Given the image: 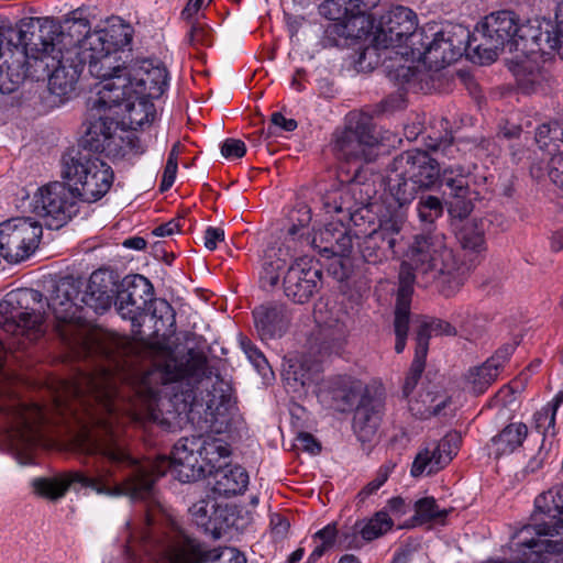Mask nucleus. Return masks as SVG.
I'll return each mask as SVG.
<instances>
[{"instance_id":"f257e3e1","label":"nucleus","mask_w":563,"mask_h":563,"mask_svg":"<svg viewBox=\"0 0 563 563\" xmlns=\"http://www.w3.org/2000/svg\"><path fill=\"white\" fill-rule=\"evenodd\" d=\"M96 349L107 365L59 382L48 406L26 405L7 389L2 371L5 347L0 338V427L11 448L29 460L49 424L74 418L82 428H97L85 435L81 450L111 465L97 467L92 476L74 472L35 478L36 494L56 500L73 484H79L107 496L146 499L153 495L155 481L168 470L183 483L195 482L229 457L225 441L200 434L178 440L172 457L141 461L130 454L119 427H114L120 412L135 421L161 424L168 422V416L186 415L201 431L223 432L230 422L231 387L213 373L202 353L189 350L177 357L167 352L153 368L141 372L128 360L135 351L129 338L102 333L96 339Z\"/></svg>"},{"instance_id":"f03ea898","label":"nucleus","mask_w":563,"mask_h":563,"mask_svg":"<svg viewBox=\"0 0 563 563\" xmlns=\"http://www.w3.org/2000/svg\"><path fill=\"white\" fill-rule=\"evenodd\" d=\"M467 269L449 247L443 233L427 231L415 236L399 269L394 320L396 353H401L406 346L416 274L439 278L441 292L450 297L464 284Z\"/></svg>"},{"instance_id":"7ed1b4c3","label":"nucleus","mask_w":563,"mask_h":563,"mask_svg":"<svg viewBox=\"0 0 563 563\" xmlns=\"http://www.w3.org/2000/svg\"><path fill=\"white\" fill-rule=\"evenodd\" d=\"M533 525L517 534L518 563H548L563 553V485L541 493L534 500Z\"/></svg>"},{"instance_id":"20e7f679","label":"nucleus","mask_w":563,"mask_h":563,"mask_svg":"<svg viewBox=\"0 0 563 563\" xmlns=\"http://www.w3.org/2000/svg\"><path fill=\"white\" fill-rule=\"evenodd\" d=\"M131 40L129 26H122L119 34L114 27H111L87 34L81 44L77 46L82 67L88 64L89 73L103 80L98 97L92 100V110L114 103L102 102V91L115 77L125 76L129 65L118 63L117 51L130 44Z\"/></svg>"},{"instance_id":"39448f33","label":"nucleus","mask_w":563,"mask_h":563,"mask_svg":"<svg viewBox=\"0 0 563 563\" xmlns=\"http://www.w3.org/2000/svg\"><path fill=\"white\" fill-rule=\"evenodd\" d=\"M62 176L76 199L88 203L103 197L113 181L111 167L86 150L71 148L63 155Z\"/></svg>"},{"instance_id":"423d86ee","label":"nucleus","mask_w":563,"mask_h":563,"mask_svg":"<svg viewBox=\"0 0 563 563\" xmlns=\"http://www.w3.org/2000/svg\"><path fill=\"white\" fill-rule=\"evenodd\" d=\"M42 294L22 288L10 291L0 301V328L18 339L32 342L45 333Z\"/></svg>"},{"instance_id":"0eeeda50","label":"nucleus","mask_w":563,"mask_h":563,"mask_svg":"<svg viewBox=\"0 0 563 563\" xmlns=\"http://www.w3.org/2000/svg\"><path fill=\"white\" fill-rule=\"evenodd\" d=\"M379 0H325L319 13L330 22L324 29L325 45L338 46L341 38H362L373 27L366 12Z\"/></svg>"},{"instance_id":"6e6552de","label":"nucleus","mask_w":563,"mask_h":563,"mask_svg":"<svg viewBox=\"0 0 563 563\" xmlns=\"http://www.w3.org/2000/svg\"><path fill=\"white\" fill-rule=\"evenodd\" d=\"M141 552L157 563H190L184 550L157 544L145 532H142L140 540L130 537L124 547V556L131 563L139 561ZM198 563H246V558L235 548L224 547L200 551Z\"/></svg>"},{"instance_id":"1a4fd4ad","label":"nucleus","mask_w":563,"mask_h":563,"mask_svg":"<svg viewBox=\"0 0 563 563\" xmlns=\"http://www.w3.org/2000/svg\"><path fill=\"white\" fill-rule=\"evenodd\" d=\"M167 70L158 62L141 59L129 64L125 76L115 77L102 91V102H119L128 89L141 96L159 98L167 87Z\"/></svg>"},{"instance_id":"9d476101","label":"nucleus","mask_w":563,"mask_h":563,"mask_svg":"<svg viewBox=\"0 0 563 563\" xmlns=\"http://www.w3.org/2000/svg\"><path fill=\"white\" fill-rule=\"evenodd\" d=\"M517 16L511 11H498L487 15L471 34L470 41L473 56L481 63L489 64L497 57L499 51L516 47Z\"/></svg>"},{"instance_id":"9b49d317","label":"nucleus","mask_w":563,"mask_h":563,"mask_svg":"<svg viewBox=\"0 0 563 563\" xmlns=\"http://www.w3.org/2000/svg\"><path fill=\"white\" fill-rule=\"evenodd\" d=\"M378 142L379 135L372 117L351 113L345 129L334 134L333 152L339 159L347 163L371 162Z\"/></svg>"},{"instance_id":"f8f14e48","label":"nucleus","mask_w":563,"mask_h":563,"mask_svg":"<svg viewBox=\"0 0 563 563\" xmlns=\"http://www.w3.org/2000/svg\"><path fill=\"white\" fill-rule=\"evenodd\" d=\"M55 34V25H38L33 20H21L16 24L4 23L0 26V42L7 43L8 56L23 51L26 62L29 58H41L42 53L54 52Z\"/></svg>"},{"instance_id":"ddd939ff","label":"nucleus","mask_w":563,"mask_h":563,"mask_svg":"<svg viewBox=\"0 0 563 563\" xmlns=\"http://www.w3.org/2000/svg\"><path fill=\"white\" fill-rule=\"evenodd\" d=\"M407 217L402 211L388 212L380 218L377 228L360 236L362 231H355L358 241V251L363 261L377 265L396 254L395 246L402 241V229Z\"/></svg>"},{"instance_id":"4468645a","label":"nucleus","mask_w":563,"mask_h":563,"mask_svg":"<svg viewBox=\"0 0 563 563\" xmlns=\"http://www.w3.org/2000/svg\"><path fill=\"white\" fill-rule=\"evenodd\" d=\"M43 224L31 217H15L0 223V255L10 263L30 257L38 247Z\"/></svg>"},{"instance_id":"2eb2a0df","label":"nucleus","mask_w":563,"mask_h":563,"mask_svg":"<svg viewBox=\"0 0 563 563\" xmlns=\"http://www.w3.org/2000/svg\"><path fill=\"white\" fill-rule=\"evenodd\" d=\"M77 202L67 183L54 181L34 194L31 207L36 216L45 220L43 225L58 230L78 212Z\"/></svg>"},{"instance_id":"dca6fc26","label":"nucleus","mask_w":563,"mask_h":563,"mask_svg":"<svg viewBox=\"0 0 563 563\" xmlns=\"http://www.w3.org/2000/svg\"><path fill=\"white\" fill-rule=\"evenodd\" d=\"M368 190H364L363 185L352 180L328 191L322 197V205L327 213L336 214L339 223H353L360 227L371 217Z\"/></svg>"},{"instance_id":"f3484780","label":"nucleus","mask_w":563,"mask_h":563,"mask_svg":"<svg viewBox=\"0 0 563 563\" xmlns=\"http://www.w3.org/2000/svg\"><path fill=\"white\" fill-rule=\"evenodd\" d=\"M62 36L59 33L55 34V51L42 53L40 59L45 60L46 68H52L48 77L49 91L58 97H66L75 90L82 65L77 46L66 49L59 46Z\"/></svg>"},{"instance_id":"a211bd4d","label":"nucleus","mask_w":563,"mask_h":563,"mask_svg":"<svg viewBox=\"0 0 563 563\" xmlns=\"http://www.w3.org/2000/svg\"><path fill=\"white\" fill-rule=\"evenodd\" d=\"M473 166L460 164L450 165L442 169L441 183L449 189L446 207L448 212L455 219H466L474 209L477 192L470 187V177Z\"/></svg>"},{"instance_id":"6ab92c4d","label":"nucleus","mask_w":563,"mask_h":563,"mask_svg":"<svg viewBox=\"0 0 563 563\" xmlns=\"http://www.w3.org/2000/svg\"><path fill=\"white\" fill-rule=\"evenodd\" d=\"M153 297L154 288L147 278L139 274L128 275L118 284L117 310L123 319L134 323Z\"/></svg>"},{"instance_id":"aec40b11","label":"nucleus","mask_w":563,"mask_h":563,"mask_svg":"<svg viewBox=\"0 0 563 563\" xmlns=\"http://www.w3.org/2000/svg\"><path fill=\"white\" fill-rule=\"evenodd\" d=\"M417 14L409 8L397 5L379 19L373 43L376 48L399 47L406 35L417 26Z\"/></svg>"},{"instance_id":"412c9836","label":"nucleus","mask_w":563,"mask_h":563,"mask_svg":"<svg viewBox=\"0 0 563 563\" xmlns=\"http://www.w3.org/2000/svg\"><path fill=\"white\" fill-rule=\"evenodd\" d=\"M322 273L303 256L291 263L284 277V292L296 303L307 302L319 290Z\"/></svg>"},{"instance_id":"4be33fe9","label":"nucleus","mask_w":563,"mask_h":563,"mask_svg":"<svg viewBox=\"0 0 563 563\" xmlns=\"http://www.w3.org/2000/svg\"><path fill=\"white\" fill-rule=\"evenodd\" d=\"M471 40L468 30L462 26H456L453 31L434 33L427 48L428 64L440 68L455 62L466 51L473 53L470 46Z\"/></svg>"},{"instance_id":"5701e85b","label":"nucleus","mask_w":563,"mask_h":563,"mask_svg":"<svg viewBox=\"0 0 563 563\" xmlns=\"http://www.w3.org/2000/svg\"><path fill=\"white\" fill-rule=\"evenodd\" d=\"M460 443V434L453 432L444 435L439 442L423 448L416 455L410 474L419 477L438 473L456 454Z\"/></svg>"},{"instance_id":"b1692460","label":"nucleus","mask_w":563,"mask_h":563,"mask_svg":"<svg viewBox=\"0 0 563 563\" xmlns=\"http://www.w3.org/2000/svg\"><path fill=\"white\" fill-rule=\"evenodd\" d=\"M393 166L406 173L420 188L431 187L442 175L439 163L421 150L401 153L393 161Z\"/></svg>"},{"instance_id":"393cba45","label":"nucleus","mask_w":563,"mask_h":563,"mask_svg":"<svg viewBox=\"0 0 563 563\" xmlns=\"http://www.w3.org/2000/svg\"><path fill=\"white\" fill-rule=\"evenodd\" d=\"M255 329L263 341L282 338L291 323V310L280 302H267L253 310Z\"/></svg>"},{"instance_id":"a878e982","label":"nucleus","mask_w":563,"mask_h":563,"mask_svg":"<svg viewBox=\"0 0 563 563\" xmlns=\"http://www.w3.org/2000/svg\"><path fill=\"white\" fill-rule=\"evenodd\" d=\"M151 99L150 96H141L128 89L126 96H123L118 103L104 104V109L113 110L115 115L122 117L131 129L136 130L151 123L155 118L156 111Z\"/></svg>"},{"instance_id":"bb28decb","label":"nucleus","mask_w":563,"mask_h":563,"mask_svg":"<svg viewBox=\"0 0 563 563\" xmlns=\"http://www.w3.org/2000/svg\"><path fill=\"white\" fill-rule=\"evenodd\" d=\"M78 296V283L73 277H63L52 286L51 295L47 298V307L58 321L69 322L77 316L78 305L76 299Z\"/></svg>"},{"instance_id":"cd10ccee","label":"nucleus","mask_w":563,"mask_h":563,"mask_svg":"<svg viewBox=\"0 0 563 563\" xmlns=\"http://www.w3.org/2000/svg\"><path fill=\"white\" fill-rule=\"evenodd\" d=\"M118 282L107 271H96L91 274L81 301L96 312L107 311L114 297L117 298Z\"/></svg>"},{"instance_id":"c85d7f7f","label":"nucleus","mask_w":563,"mask_h":563,"mask_svg":"<svg viewBox=\"0 0 563 563\" xmlns=\"http://www.w3.org/2000/svg\"><path fill=\"white\" fill-rule=\"evenodd\" d=\"M89 111L92 120L87 126L78 150H86L92 154L102 153L113 131L119 129V122L113 118L102 114V112L109 111L108 109L92 110V102L90 103Z\"/></svg>"},{"instance_id":"c756f323","label":"nucleus","mask_w":563,"mask_h":563,"mask_svg":"<svg viewBox=\"0 0 563 563\" xmlns=\"http://www.w3.org/2000/svg\"><path fill=\"white\" fill-rule=\"evenodd\" d=\"M394 526V521L388 516L387 511H377L367 521H357L349 530L344 531L340 536V541L346 548H360L362 545L357 538L361 534L364 541H372L379 538L389 531Z\"/></svg>"},{"instance_id":"7c9ffc66","label":"nucleus","mask_w":563,"mask_h":563,"mask_svg":"<svg viewBox=\"0 0 563 563\" xmlns=\"http://www.w3.org/2000/svg\"><path fill=\"white\" fill-rule=\"evenodd\" d=\"M209 485L214 494L230 497L243 493L249 484V474L239 465H219L214 471L209 470Z\"/></svg>"},{"instance_id":"2f4dec72","label":"nucleus","mask_w":563,"mask_h":563,"mask_svg":"<svg viewBox=\"0 0 563 563\" xmlns=\"http://www.w3.org/2000/svg\"><path fill=\"white\" fill-rule=\"evenodd\" d=\"M383 406L378 400L363 398L353 417V429L363 443H372L377 438Z\"/></svg>"},{"instance_id":"473e14b6","label":"nucleus","mask_w":563,"mask_h":563,"mask_svg":"<svg viewBox=\"0 0 563 563\" xmlns=\"http://www.w3.org/2000/svg\"><path fill=\"white\" fill-rule=\"evenodd\" d=\"M552 33L551 22H540L538 19L528 20L516 27V47L514 52H521L525 55L537 52L544 53L549 47L545 45V34Z\"/></svg>"},{"instance_id":"72a5a7b5","label":"nucleus","mask_w":563,"mask_h":563,"mask_svg":"<svg viewBox=\"0 0 563 563\" xmlns=\"http://www.w3.org/2000/svg\"><path fill=\"white\" fill-rule=\"evenodd\" d=\"M189 512L194 522L207 533L220 534L229 526L224 517L227 508L218 505L214 499L198 500L189 508Z\"/></svg>"},{"instance_id":"f704fd0d","label":"nucleus","mask_w":563,"mask_h":563,"mask_svg":"<svg viewBox=\"0 0 563 563\" xmlns=\"http://www.w3.org/2000/svg\"><path fill=\"white\" fill-rule=\"evenodd\" d=\"M528 435V427L523 422H510L488 443V451L495 459L514 453Z\"/></svg>"},{"instance_id":"c9c22d12","label":"nucleus","mask_w":563,"mask_h":563,"mask_svg":"<svg viewBox=\"0 0 563 563\" xmlns=\"http://www.w3.org/2000/svg\"><path fill=\"white\" fill-rule=\"evenodd\" d=\"M25 52L18 51L0 64V92L11 93L24 81L27 75Z\"/></svg>"},{"instance_id":"e433bc0d","label":"nucleus","mask_w":563,"mask_h":563,"mask_svg":"<svg viewBox=\"0 0 563 563\" xmlns=\"http://www.w3.org/2000/svg\"><path fill=\"white\" fill-rule=\"evenodd\" d=\"M387 186L390 196L398 205V209L396 211H402L406 216V211L404 207L409 205L417 194V188L419 187L411 178H409L406 173H400V170H396L391 165V172L387 176Z\"/></svg>"},{"instance_id":"4c0bfd02","label":"nucleus","mask_w":563,"mask_h":563,"mask_svg":"<svg viewBox=\"0 0 563 563\" xmlns=\"http://www.w3.org/2000/svg\"><path fill=\"white\" fill-rule=\"evenodd\" d=\"M515 76L519 89L525 93L543 91L548 81V73L530 60L518 64Z\"/></svg>"},{"instance_id":"58836bf2","label":"nucleus","mask_w":563,"mask_h":563,"mask_svg":"<svg viewBox=\"0 0 563 563\" xmlns=\"http://www.w3.org/2000/svg\"><path fill=\"white\" fill-rule=\"evenodd\" d=\"M498 376V363L486 361L481 366L471 368L466 376V388L474 395L483 394Z\"/></svg>"},{"instance_id":"ea45409f","label":"nucleus","mask_w":563,"mask_h":563,"mask_svg":"<svg viewBox=\"0 0 563 563\" xmlns=\"http://www.w3.org/2000/svg\"><path fill=\"white\" fill-rule=\"evenodd\" d=\"M416 211L421 228L427 231H434L433 227L443 216L444 206L439 197L430 194H421L418 196Z\"/></svg>"},{"instance_id":"a19ab883","label":"nucleus","mask_w":563,"mask_h":563,"mask_svg":"<svg viewBox=\"0 0 563 563\" xmlns=\"http://www.w3.org/2000/svg\"><path fill=\"white\" fill-rule=\"evenodd\" d=\"M291 258L292 255L288 254V252L284 251L282 247L268 250L263 264L262 283L269 287L276 286L280 273L284 272L285 268H288V260Z\"/></svg>"},{"instance_id":"79ce46f5","label":"nucleus","mask_w":563,"mask_h":563,"mask_svg":"<svg viewBox=\"0 0 563 563\" xmlns=\"http://www.w3.org/2000/svg\"><path fill=\"white\" fill-rule=\"evenodd\" d=\"M283 377L288 391L294 394H302L306 387L312 383V374L310 369L298 360H290L284 367Z\"/></svg>"},{"instance_id":"37998d69","label":"nucleus","mask_w":563,"mask_h":563,"mask_svg":"<svg viewBox=\"0 0 563 563\" xmlns=\"http://www.w3.org/2000/svg\"><path fill=\"white\" fill-rule=\"evenodd\" d=\"M449 398L444 395H434L431 391L421 393L417 399L409 401V409L413 416L428 419L437 416L446 406Z\"/></svg>"},{"instance_id":"c03bdc74","label":"nucleus","mask_w":563,"mask_h":563,"mask_svg":"<svg viewBox=\"0 0 563 563\" xmlns=\"http://www.w3.org/2000/svg\"><path fill=\"white\" fill-rule=\"evenodd\" d=\"M461 246L464 251L481 254L486 250L484 229L482 223L466 224L459 235Z\"/></svg>"},{"instance_id":"a18cd8bd","label":"nucleus","mask_w":563,"mask_h":563,"mask_svg":"<svg viewBox=\"0 0 563 563\" xmlns=\"http://www.w3.org/2000/svg\"><path fill=\"white\" fill-rule=\"evenodd\" d=\"M427 357V345L423 338L419 339L418 346H416L415 357L411 363L409 373L405 379L402 387L404 395L408 397L410 393L416 388L418 380L424 369V363Z\"/></svg>"},{"instance_id":"49530a36","label":"nucleus","mask_w":563,"mask_h":563,"mask_svg":"<svg viewBox=\"0 0 563 563\" xmlns=\"http://www.w3.org/2000/svg\"><path fill=\"white\" fill-rule=\"evenodd\" d=\"M415 519L420 523L443 522L449 510L441 509L433 497H424L415 504Z\"/></svg>"},{"instance_id":"de8ad7c7","label":"nucleus","mask_w":563,"mask_h":563,"mask_svg":"<svg viewBox=\"0 0 563 563\" xmlns=\"http://www.w3.org/2000/svg\"><path fill=\"white\" fill-rule=\"evenodd\" d=\"M136 137L130 134L123 136L114 130L112 135L109 137L104 145L102 153H106L109 157H124L135 147Z\"/></svg>"},{"instance_id":"09e8293b","label":"nucleus","mask_w":563,"mask_h":563,"mask_svg":"<svg viewBox=\"0 0 563 563\" xmlns=\"http://www.w3.org/2000/svg\"><path fill=\"white\" fill-rule=\"evenodd\" d=\"M454 335L455 328L446 321L440 319H432L430 321H423L416 335V346H418L419 339L423 338L426 341L427 349L429 347V339L431 335Z\"/></svg>"},{"instance_id":"8fccbe9b","label":"nucleus","mask_w":563,"mask_h":563,"mask_svg":"<svg viewBox=\"0 0 563 563\" xmlns=\"http://www.w3.org/2000/svg\"><path fill=\"white\" fill-rule=\"evenodd\" d=\"M558 409L555 405L550 402L537 411L533 416L534 428L538 432L542 433L544 438L554 437L555 430V416Z\"/></svg>"},{"instance_id":"3c124183","label":"nucleus","mask_w":563,"mask_h":563,"mask_svg":"<svg viewBox=\"0 0 563 563\" xmlns=\"http://www.w3.org/2000/svg\"><path fill=\"white\" fill-rule=\"evenodd\" d=\"M290 220L292 224L288 230V235L291 239H295L297 235L302 238L305 235L303 230L311 221L310 208L305 203H299L290 213Z\"/></svg>"},{"instance_id":"603ef678","label":"nucleus","mask_w":563,"mask_h":563,"mask_svg":"<svg viewBox=\"0 0 563 563\" xmlns=\"http://www.w3.org/2000/svg\"><path fill=\"white\" fill-rule=\"evenodd\" d=\"M429 36L424 34L423 30H417V26L413 29L412 33L406 35L404 44H406L413 57L422 59L424 63L427 60V48L429 44Z\"/></svg>"},{"instance_id":"864d4df0","label":"nucleus","mask_w":563,"mask_h":563,"mask_svg":"<svg viewBox=\"0 0 563 563\" xmlns=\"http://www.w3.org/2000/svg\"><path fill=\"white\" fill-rule=\"evenodd\" d=\"M395 467V463L387 462L379 467L376 476L357 495L361 501H364L367 497L376 493L388 479L391 471Z\"/></svg>"},{"instance_id":"5fc2aeb1","label":"nucleus","mask_w":563,"mask_h":563,"mask_svg":"<svg viewBox=\"0 0 563 563\" xmlns=\"http://www.w3.org/2000/svg\"><path fill=\"white\" fill-rule=\"evenodd\" d=\"M347 223H340L338 238H335L332 246H324V251H330L332 254L340 256H347L353 247V239L351 232L345 228Z\"/></svg>"},{"instance_id":"6e6d98bb","label":"nucleus","mask_w":563,"mask_h":563,"mask_svg":"<svg viewBox=\"0 0 563 563\" xmlns=\"http://www.w3.org/2000/svg\"><path fill=\"white\" fill-rule=\"evenodd\" d=\"M241 346L258 373L265 375V369L268 367V363L263 353L247 339H243L241 341Z\"/></svg>"},{"instance_id":"4d7b16f0","label":"nucleus","mask_w":563,"mask_h":563,"mask_svg":"<svg viewBox=\"0 0 563 563\" xmlns=\"http://www.w3.org/2000/svg\"><path fill=\"white\" fill-rule=\"evenodd\" d=\"M245 143L236 139H227L221 146V154L225 158H241L245 155Z\"/></svg>"},{"instance_id":"13d9d810","label":"nucleus","mask_w":563,"mask_h":563,"mask_svg":"<svg viewBox=\"0 0 563 563\" xmlns=\"http://www.w3.org/2000/svg\"><path fill=\"white\" fill-rule=\"evenodd\" d=\"M188 41L191 45H210L211 32L201 24H192L188 34Z\"/></svg>"},{"instance_id":"bf43d9fd","label":"nucleus","mask_w":563,"mask_h":563,"mask_svg":"<svg viewBox=\"0 0 563 563\" xmlns=\"http://www.w3.org/2000/svg\"><path fill=\"white\" fill-rule=\"evenodd\" d=\"M559 128H552L550 124L543 123L538 126L536 131V142L541 148L547 147L550 141L555 140L558 136Z\"/></svg>"},{"instance_id":"052dcab7","label":"nucleus","mask_w":563,"mask_h":563,"mask_svg":"<svg viewBox=\"0 0 563 563\" xmlns=\"http://www.w3.org/2000/svg\"><path fill=\"white\" fill-rule=\"evenodd\" d=\"M273 128H280L284 131L291 132L297 128V121L285 118L280 112H275L271 117V125L267 129L268 135L274 133Z\"/></svg>"},{"instance_id":"680f3d73","label":"nucleus","mask_w":563,"mask_h":563,"mask_svg":"<svg viewBox=\"0 0 563 563\" xmlns=\"http://www.w3.org/2000/svg\"><path fill=\"white\" fill-rule=\"evenodd\" d=\"M549 177L556 186L563 189V153L551 158Z\"/></svg>"},{"instance_id":"e2e57ef3","label":"nucleus","mask_w":563,"mask_h":563,"mask_svg":"<svg viewBox=\"0 0 563 563\" xmlns=\"http://www.w3.org/2000/svg\"><path fill=\"white\" fill-rule=\"evenodd\" d=\"M296 446L311 454H318L321 451L320 443L313 438L312 434L301 432L296 438Z\"/></svg>"},{"instance_id":"0e129e2a","label":"nucleus","mask_w":563,"mask_h":563,"mask_svg":"<svg viewBox=\"0 0 563 563\" xmlns=\"http://www.w3.org/2000/svg\"><path fill=\"white\" fill-rule=\"evenodd\" d=\"M205 246L213 251L217 247V243L224 240V230L222 228L209 227L205 231Z\"/></svg>"},{"instance_id":"69168bd1","label":"nucleus","mask_w":563,"mask_h":563,"mask_svg":"<svg viewBox=\"0 0 563 563\" xmlns=\"http://www.w3.org/2000/svg\"><path fill=\"white\" fill-rule=\"evenodd\" d=\"M177 167L178 163H173L172 161L166 162L161 183V191H166L173 186L176 179Z\"/></svg>"},{"instance_id":"338daca9","label":"nucleus","mask_w":563,"mask_h":563,"mask_svg":"<svg viewBox=\"0 0 563 563\" xmlns=\"http://www.w3.org/2000/svg\"><path fill=\"white\" fill-rule=\"evenodd\" d=\"M271 525L273 533L278 538L285 537L289 529L288 520L278 514H274L271 517Z\"/></svg>"},{"instance_id":"774afa93","label":"nucleus","mask_w":563,"mask_h":563,"mask_svg":"<svg viewBox=\"0 0 563 563\" xmlns=\"http://www.w3.org/2000/svg\"><path fill=\"white\" fill-rule=\"evenodd\" d=\"M339 229L340 223L338 221L336 223H329L322 231H320V241L324 243L325 246H332L335 238H338Z\"/></svg>"}]
</instances>
